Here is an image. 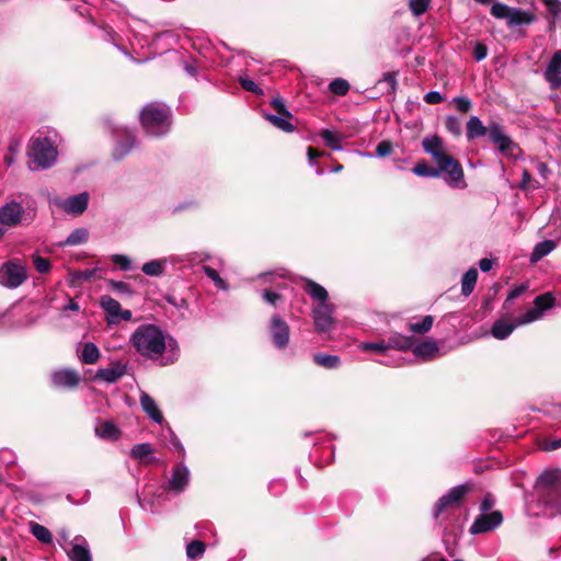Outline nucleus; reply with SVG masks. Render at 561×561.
<instances>
[{"label":"nucleus","mask_w":561,"mask_h":561,"mask_svg":"<svg viewBox=\"0 0 561 561\" xmlns=\"http://www.w3.org/2000/svg\"><path fill=\"white\" fill-rule=\"evenodd\" d=\"M527 507L534 515H561V468H546L537 477Z\"/></svg>","instance_id":"f257e3e1"},{"label":"nucleus","mask_w":561,"mask_h":561,"mask_svg":"<svg viewBox=\"0 0 561 561\" xmlns=\"http://www.w3.org/2000/svg\"><path fill=\"white\" fill-rule=\"evenodd\" d=\"M130 344L144 357L149 359H162V365H168L176 359V353L172 340H167L164 333L154 324L139 325L130 336Z\"/></svg>","instance_id":"f03ea898"},{"label":"nucleus","mask_w":561,"mask_h":561,"mask_svg":"<svg viewBox=\"0 0 561 561\" xmlns=\"http://www.w3.org/2000/svg\"><path fill=\"white\" fill-rule=\"evenodd\" d=\"M140 122L145 130L152 136H161L169 131L170 108L161 103H150L140 113Z\"/></svg>","instance_id":"7ed1b4c3"},{"label":"nucleus","mask_w":561,"mask_h":561,"mask_svg":"<svg viewBox=\"0 0 561 561\" xmlns=\"http://www.w3.org/2000/svg\"><path fill=\"white\" fill-rule=\"evenodd\" d=\"M57 149L47 137L33 138L28 151L30 169L50 168L57 159Z\"/></svg>","instance_id":"20e7f679"},{"label":"nucleus","mask_w":561,"mask_h":561,"mask_svg":"<svg viewBox=\"0 0 561 561\" xmlns=\"http://www.w3.org/2000/svg\"><path fill=\"white\" fill-rule=\"evenodd\" d=\"M468 492L465 484L453 486L447 493L442 495L432 508V517L439 524L442 518L450 514L453 511L459 508Z\"/></svg>","instance_id":"39448f33"},{"label":"nucleus","mask_w":561,"mask_h":561,"mask_svg":"<svg viewBox=\"0 0 561 561\" xmlns=\"http://www.w3.org/2000/svg\"><path fill=\"white\" fill-rule=\"evenodd\" d=\"M26 278V270L15 262H8L0 268V284L9 288L19 287Z\"/></svg>","instance_id":"423d86ee"},{"label":"nucleus","mask_w":561,"mask_h":561,"mask_svg":"<svg viewBox=\"0 0 561 561\" xmlns=\"http://www.w3.org/2000/svg\"><path fill=\"white\" fill-rule=\"evenodd\" d=\"M503 523V515L500 511H492L490 514H479L470 526L471 535L492 531Z\"/></svg>","instance_id":"0eeeda50"},{"label":"nucleus","mask_w":561,"mask_h":561,"mask_svg":"<svg viewBox=\"0 0 561 561\" xmlns=\"http://www.w3.org/2000/svg\"><path fill=\"white\" fill-rule=\"evenodd\" d=\"M190 479L191 473L188 468L184 463L179 462L172 469V474L167 482L165 490L179 495L184 492L190 483Z\"/></svg>","instance_id":"6e6552de"},{"label":"nucleus","mask_w":561,"mask_h":561,"mask_svg":"<svg viewBox=\"0 0 561 561\" xmlns=\"http://www.w3.org/2000/svg\"><path fill=\"white\" fill-rule=\"evenodd\" d=\"M437 163V170L442 173H445L448 178H446V181L450 184L455 185L462 181L463 179V171L460 165V163L454 159L451 156L443 154L440 158L436 160Z\"/></svg>","instance_id":"1a4fd4ad"},{"label":"nucleus","mask_w":561,"mask_h":561,"mask_svg":"<svg viewBox=\"0 0 561 561\" xmlns=\"http://www.w3.org/2000/svg\"><path fill=\"white\" fill-rule=\"evenodd\" d=\"M334 308L331 304H318L312 310L314 325L320 332H328L332 329Z\"/></svg>","instance_id":"9d476101"},{"label":"nucleus","mask_w":561,"mask_h":561,"mask_svg":"<svg viewBox=\"0 0 561 561\" xmlns=\"http://www.w3.org/2000/svg\"><path fill=\"white\" fill-rule=\"evenodd\" d=\"M289 327L288 324L277 314L271 319V336L275 347L282 350L285 348L289 343Z\"/></svg>","instance_id":"9b49d317"},{"label":"nucleus","mask_w":561,"mask_h":561,"mask_svg":"<svg viewBox=\"0 0 561 561\" xmlns=\"http://www.w3.org/2000/svg\"><path fill=\"white\" fill-rule=\"evenodd\" d=\"M90 196L87 192L70 196L66 199H58L56 204L67 214L81 215L88 207Z\"/></svg>","instance_id":"f8f14e48"},{"label":"nucleus","mask_w":561,"mask_h":561,"mask_svg":"<svg viewBox=\"0 0 561 561\" xmlns=\"http://www.w3.org/2000/svg\"><path fill=\"white\" fill-rule=\"evenodd\" d=\"M489 137L502 153L513 154L516 145L504 133L501 125L493 123L489 126Z\"/></svg>","instance_id":"ddd939ff"},{"label":"nucleus","mask_w":561,"mask_h":561,"mask_svg":"<svg viewBox=\"0 0 561 561\" xmlns=\"http://www.w3.org/2000/svg\"><path fill=\"white\" fill-rule=\"evenodd\" d=\"M66 553L70 561H92L91 551L87 539L78 535L70 542L69 549Z\"/></svg>","instance_id":"4468645a"},{"label":"nucleus","mask_w":561,"mask_h":561,"mask_svg":"<svg viewBox=\"0 0 561 561\" xmlns=\"http://www.w3.org/2000/svg\"><path fill=\"white\" fill-rule=\"evenodd\" d=\"M23 207L18 202H9L0 207V222L7 227H14L21 222Z\"/></svg>","instance_id":"2eb2a0df"},{"label":"nucleus","mask_w":561,"mask_h":561,"mask_svg":"<svg viewBox=\"0 0 561 561\" xmlns=\"http://www.w3.org/2000/svg\"><path fill=\"white\" fill-rule=\"evenodd\" d=\"M80 380L79 373L70 368L59 369L51 374L53 385L58 388H76Z\"/></svg>","instance_id":"dca6fc26"},{"label":"nucleus","mask_w":561,"mask_h":561,"mask_svg":"<svg viewBox=\"0 0 561 561\" xmlns=\"http://www.w3.org/2000/svg\"><path fill=\"white\" fill-rule=\"evenodd\" d=\"M545 79L552 89L561 87V49L557 50L550 59L545 70Z\"/></svg>","instance_id":"f3484780"},{"label":"nucleus","mask_w":561,"mask_h":561,"mask_svg":"<svg viewBox=\"0 0 561 561\" xmlns=\"http://www.w3.org/2000/svg\"><path fill=\"white\" fill-rule=\"evenodd\" d=\"M78 358L82 364L93 365L100 359L101 353L93 342L79 343L77 347Z\"/></svg>","instance_id":"a211bd4d"},{"label":"nucleus","mask_w":561,"mask_h":561,"mask_svg":"<svg viewBox=\"0 0 561 561\" xmlns=\"http://www.w3.org/2000/svg\"><path fill=\"white\" fill-rule=\"evenodd\" d=\"M438 343L434 340H426L413 346V354L422 360H432L438 356Z\"/></svg>","instance_id":"6ab92c4d"},{"label":"nucleus","mask_w":561,"mask_h":561,"mask_svg":"<svg viewBox=\"0 0 561 561\" xmlns=\"http://www.w3.org/2000/svg\"><path fill=\"white\" fill-rule=\"evenodd\" d=\"M126 374V367L119 363H113L110 367L100 368L95 374V379L113 383L119 380Z\"/></svg>","instance_id":"aec40b11"},{"label":"nucleus","mask_w":561,"mask_h":561,"mask_svg":"<svg viewBox=\"0 0 561 561\" xmlns=\"http://www.w3.org/2000/svg\"><path fill=\"white\" fill-rule=\"evenodd\" d=\"M139 401L142 411L148 415L149 419L158 424L163 422L162 412L160 411L152 397H150L147 392H141Z\"/></svg>","instance_id":"412c9836"},{"label":"nucleus","mask_w":561,"mask_h":561,"mask_svg":"<svg viewBox=\"0 0 561 561\" xmlns=\"http://www.w3.org/2000/svg\"><path fill=\"white\" fill-rule=\"evenodd\" d=\"M536 21V15L529 11L512 8L508 14V26H517L522 24H530Z\"/></svg>","instance_id":"4be33fe9"},{"label":"nucleus","mask_w":561,"mask_h":561,"mask_svg":"<svg viewBox=\"0 0 561 561\" xmlns=\"http://www.w3.org/2000/svg\"><path fill=\"white\" fill-rule=\"evenodd\" d=\"M515 319L512 322L497 320L492 327V335L497 340H504L517 328Z\"/></svg>","instance_id":"5701e85b"},{"label":"nucleus","mask_w":561,"mask_h":561,"mask_svg":"<svg viewBox=\"0 0 561 561\" xmlns=\"http://www.w3.org/2000/svg\"><path fill=\"white\" fill-rule=\"evenodd\" d=\"M489 131L478 116H471L467 122V138L469 140L485 136Z\"/></svg>","instance_id":"b1692460"},{"label":"nucleus","mask_w":561,"mask_h":561,"mask_svg":"<svg viewBox=\"0 0 561 561\" xmlns=\"http://www.w3.org/2000/svg\"><path fill=\"white\" fill-rule=\"evenodd\" d=\"M121 133H122V135L126 136V141L117 142V145L113 151L114 159H116V160L123 159L135 145L134 136L130 134V131H128L125 128H122Z\"/></svg>","instance_id":"393cba45"},{"label":"nucleus","mask_w":561,"mask_h":561,"mask_svg":"<svg viewBox=\"0 0 561 561\" xmlns=\"http://www.w3.org/2000/svg\"><path fill=\"white\" fill-rule=\"evenodd\" d=\"M422 145L424 151L431 154L435 161L444 154L442 139L437 136L424 138Z\"/></svg>","instance_id":"a878e982"},{"label":"nucleus","mask_w":561,"mask_h":561,"mask_svg":"<svg viewBox=\"0 0 561 561\" xmlns=\"http://www.w3.org/2000/svg\"><path fill=\"white\" fill-rule=\"evenodd\" d=\"M95 434L105 439L115 440L119 437L118 427L112 422H101L95 426Z\"/></svg>","instance_id":"bb28decb"},{"label":"nucleus","mask_w":561,"mask_h":561,"mask_svg":"<svg viewBox=\"0 0 561 561\" xmlns=\"http://www.w3.org/2000/svg\"><path fill=\"white\" fill-rule=\"evenodd\" d=\"M305 289L310 295V297L319 301V304H328V291L323 286L313 282L312 279H307Z\"/></svg>","instance_id":"cd10ccee"},{"label":"nucleus","mask_w":561,"mask_h":561,"mask_svg":"<svg viewBox=\"0 0 561 561\" xmlns=\"http://www.w3.org/2000/svg\"><path fill=\"white\" fill-rule=\"evenodd\" d=\"M478 279V271L474 267L469 268L461 279V293L463 296H469L476 286Z\"/></svg>","instance_id":"c85d7f7f"},{"label":"nucleus","mask_w":561,"mask_h":561,"mask_svg":"<svg viewBox=\"0 0 561 561\" xmlns=\"http://www.w3.org/2000/svg\"><path fill=\"white\" fill-rule=\"evenodd\" d=\"M556 244L551 240H545L539 243H537L531 252L530 261L531 262H538L543 256L548 255L553 249Z\"/></svg>","instance_id":"c756f323"},{"label":"nucleus","mask_w":561,"mask_h":561,"mask_svg":"<svg viewBox=\"0 0 561 561\" xmlns=\"http://www.w3.org/2000/svg\"><path fill=\"white\" fill-rule=\"evenodd\" d=\"M556 305V299L552 293H545L542 295L537 296L534 299V308L539 310V312L543 316L546 310L553 308Z\"/></svg>","instance_id":"7c9ffc66"},{"label":"nucleus","mask_w":561,"mask_h":561,"mask_svg":"<svg viewBox=\"0 0 561 561\" xmlns=\"http://www.w3.org/2000/svg\"><path fill=\"white\" fill-rule=\"evenodd\" d=\"M388 350L394 348L400 351L410 350L413 346V339L401 334L391 336L387 343Z\"/></svg>","instance_id":"2f4dec72"},{"label":"nucleus","mask_w":561,"mask_h":561,"mask_svg":"<svg viewBox=\"0 0 561 561\" xmlns=\"http://www.w3.org/2000/svg\"><path fill=\"white\" fill-rule=\"evenodd\" d=\"M101 307L112 318H117L121 312V304L111 296H102L100 300Z\"/></svg>","instance_id":"473e14b6"},{"label":"nucleus","mask_w":561,"mask_h":561,"mask_svg":"<svg viewBox=\"0 0 561 561\" xmlns=\"http://www.w3.org/2000/svg\"><path fill=\"white\" fill-rule=\"evenodd\" d=\"M89 232L85 228L75 229L67 239L61 243L62 245H79L88 241Z\"/></svg>","instance_id":"72a5a7b5"},{"label":"nucleus","mask_w":561,"mask_h":561,"mask_svg":"<svg viewBox=\"0 0 561 561\" xmlns=\"http://www.w3.org/2000/svg\"><path fill=\"white\" fill-rule=\"evenodd\" d=\"M265 118L275 127H277L278 129L283 130V131H286V133H291L294 131L295 127L294 125L289 122L290 118H287L286 116L284 115H274V114H267L265 116Z\"/></svg>","instance_id":"f704fd0d"},{"label":"nucleus","mask_w":561,"mask_h":561,"mask_svg":"<svg viewBox=\"0 0 561 561\" xmlns=\"http://www.w3.org/2000/svg\"><path fill=\"white\" fill-rule=\"evenodd\" d=\"M320 136L324 142L333 150H342V136L339 133L330 129H323L321 130Z\"/></svg>","instance_id":"c9c22d12"},{"label":"nucleus","mask_w":561,"mask_h":561,"mask_svg":"<svg viewBox=\"0 0 561 561\" xmlns=\"http://www.w3.org/2000/svg\"><path fill=\"white\" fill-rule=\"evenodd\" d=\"M313 360L317 365L332 369L336 368L340 365V357L335 355H329L323 353H318L313 356Z\"/></svg>","instance_id":"e433bc0d"},{"label":"nucleus","mask_w":561,"mask_h":561,"mask_svg":"<svg viewBox=\"0 0 561 561\" xmlns=\"http://www.w3.org/2000/svg\"><path fill=\"white\" fill-rule=\"evenodd\" d=\"M165 261L152 260L142 265L141 271L148 276H160L164 271Z\"/></svg>","instance_id":"4c0bfd02"},{"label":"nucleus","mask_w":561,"mask_h":561,"mask_svg":"<svg viewBox=\"0 0 561 561\" xmlns=\"http://www.w3.org/2000/svg\"><path fill=\"white\" fill-rule=\"evenodd\" d=\"M31 533L42 543H50L53 541V535L49 529L41 524H33Z\"/></svg>","instance_id":"58836bf2"},{"label":"nucleus","mask_w":561,"mask_h":561,"mask_svg":"<svg viewBox=\"0 0 561 561\" xmlns=\"http://www.w3.org/2000/svg\"><path fill=\"white\" fill-rule=\"evenodd\" d=\"M412 171L415 175L423 178L440 176V171L437 168L430 167L426 162L416 163Z\"/></svg>","instance_id":"ea45409f"},{"label":"nucleus","mask_w":561,"mask_h":561,"mask_svg":"<svg viewBox=\"0 0 561 561\" xmlns=\"http://www.w3.org/2000/svg\"><path fill=\"white\" fill-rule=\"evenodd\" d=\"M434 323L432 316H425L421 322L409 323V330L413 333L424 334L427 333Z\"/></svg>","instance_id":"a19ab883"},{"label":"nucleus","mask_w":561,"mask_h":561,"mask_svg":"<svg viewBox=\"0 0 561 561\" xmlns=\"http://www.w3.org/2000/svg\"><path fill=\"white\" fill-rule=\"evenodd\" d=\"M542 318V314L537 310L536 308L527 310L525 313L520 314L519 317L515 318L516 324L518 327L525 325L531 322H535Z\"/></svg>","instance_id":"79ce46f5"},{"label":"nucleus","mask_w":561,"mask_h":561,"mask_svg":"<svg viewBox=\"0 0 561 561\" xmlns=\"http://www.w3.org/2000/svg\"><path fill=\"white\" fill-rule=\"evenodd\" d=\"M205 543L201 540H193L186 546V556L188 559H196L204 554Z\"/></svg>","instance_id":"37998d69"},{"label":"nucleus","mask_w":561,"mask_h":561,"mask_svg":"<svg viewBox=\"0 0 561 561\" xmlns=\"http://www.w3.org/2000/svg\"><path fill=\"white\" fill-rule=\"evenodd\" d=\"M432 0H410L409 7L415 16L424 14L430 8Z\"/></svg>","instance_id":"c03bdc74"},{"label":"nucleus","mask_w":561,"mask_h":561,"mask_svg":"<svg viewBox=\"0 0 561 561\" xmlns=\"http://www.w3.org/2000/svg\"><path fill=\"white\" fill-rule=\"evenodd\" d=\"M350 90V84L346 80L337 78L330 83V91L336 95H345Z\"/></svg>","instance_id":"a18cd8bd"},{"label":"nucleus","mask_w":561,"mask_h":561,"mask_svg":"<svg viewBox=\"0 0 561 561\" xmlns=\"http://www.w3.org/2000/svg\"><path fill=\"white\" fill-rule=\"evenodd\" d=\"M511 9L504 3L495 2L491 8V14L496 19H505L507 21Z\"/></svg>","instance_id":"49530a36"},{"label":"nucleus","mask_w":561,"mask_h":561,"mask_svg":"<svg viewBox=\"0 0 561 561\" xmlns=\"http://www.w3.org/2000/svg\"><path fill=\"white\" fill-rule=\"evenodd\" d=\"M205 274L215 283V285L220 289H227L226 282L219 276V273L210 267V266H204L203 267Z\"/></svg>","instance_id":"de8ad7c7"},{"label":"nucleus","mask_w":561,"mask_h":561,"mask_svg":"<svg viewBox=\"0 0 561 561\" xmlns=\"http://www.w3.org/2000/svg\"><path fill=\"white\" fill-rule=\"evenodd\" d=\"M445 126L450 134L455 136L461 135V122L458 117L447 116Z\"/></svg>","instance_id":"09e8293b"},{"label":"nucleus","mask_w":561,"mask_h":561,"mask_svg":"<svg viewBox=\"0 0 561 561\" xmlns=\"http://www.w3.org/2000/svg\"><path fill=\"white\" fill-rule=\"evenodd\" d=\"M111 261L118 265L122 271H129L131 268V261L127 255L124 254H113L111 256Z\"/></svg>","instance_id":"8fccbe9b"},{"label":"nucleus","mask_w":561,"mask_h":561,"mask_svg":"<svg viewBox=\"0 0 561 561\" xmlns=\"http://www.w3.org/2000/svg\"><path fill=\"white\" fill-rule=\"evenodd\" d=\"M542 3L548 9L549 13L552 15L553 20H557L561 16V2L560 0H542Z\"/></svg>","instance_id":"3c124183"},{"label":"nucleus","mask_w":561,"mask_h":561,"mask_svg":"<svg viewBox=\"0 0 561 561\" xmlns=\"http://www.w3.org/2000/svg\"><path fill=\"white\" fill-rule=\"evenodd\" d=\"M453 103L455 104L457 111L461 113H467L472 107V103L467 96H456L454 98Z\"/></svg>","instance_id":"603ef678"},{"label":"nucleus","mask_w":561,"mask_h":561,"mask_svg":"<svg viewBox=\"0 0 561 561\" xmlns=\"http://www.w3.org/2000/svg\"><path fill=\"white\" fill-rule=\"evenodd\" d=\"M33 263L38 273H47L50 270V262L46 257L34 255Z\"/></svg>","instance_id":"864d4df0"},{"label":"nucleus","mask_w":561,"mask_h":561,"mask_svg":"<svg viewBox=\"0 0 561 561\" xmlns=\"http://www.w3.org/2000/svg\"><path fill=\"white\" fill-rule=\"evenodd\" d=\"M152 453H153V448L150 444H138L133 448L130 456H135V457L149 456Z\"/></svg>","instance_id":"5fc2aeb1"},{"label":"nucleus","mask_w":561,"mask_h":561,"mask_svg":"<svg viewBox=\"0 0 561 561\" xmlns=\"http://www.w3.org/2000/svg\"><path fill=\"white\" fill-rule=\"evenodd\" d=\"M240 84L241 87L247 90V91H250V92H253V93H256V94H263V91L261 88H259V85L251 79L249 78H240Z\"/></svg>","instance_id":"6e6d98bb"},{"label":"nucleus","mask_w":561,"mask_h":561,"mask_svg":"<svg viewBox=\"0 0 561 561\" xmlns=\"http://www.w3.org/2000/svg\"><path fill=\"white\" fill-rule=\"evenodd\" d=\"M363 351H373L377 353H385L388 350L387 343L378 342V343H363L360 345Z\"/></svg>","instance_id":"4d7b16f0"},{"label":"nucleus","mask_w":561,"mask_h":561,"mask_svg":"<svg viewBox=\"0 0 561 561\" xmlns=\"http://www.w3.org/2000/svg\"><path fill=\"white\" fill-rule=\"evenodd\" d=\"M527 289H528V285L526 283L515 286L514 288H512L510 290L507 298H506V302L514 301L516 298H518L520 295H523Z\"/></svg>","instance_id":"13d9d810"},{"label":"nucleus","mask_w":561,"mask_h":561,"mask_svg":"<svg viewBox=\"0 0 561 561\" xmlns=\"http://www.w3.org/2000/svg\"><path fill=\"white\" fill-rule=\"evenodd\" d=\"M272 106L277 111L279 115H284L287 118H291V114L287 111L283 100L280 98H275L272 100Z\"/></svg>","instance_id":"bf43d9fd"},{"label":"nucleus","mask_w":561,"mask_h":561,"mask_svg":"<svg viewBox=\"0 0 561 561\" xmlns=\"http://www.w3.org/2000/svg\"><path fill=\"white\" fill-rule=\"evenodd\" d=\"M392 152V145L389 141H381L376 147V154L378 157H387Z\"/></svg>","instance_id":"052dcab7"},{"label":"nucleus","mask_w":561,"mask_h":561,"mask_svg":"<svg viewBox=\"0 0 561 561\" xmlns=\"http://www.w3.org/2000/svg\"><path fill=\"white\" fill-rule=\"evenodd\" d=\"M488 55V48L482 43H476L473 48V57L477 61L483 60Z\"/></svg>","instance_id":"680f3d73"},{"label":"nucleus","mask_w":561,"mask_h":561,"mask_svg":"<svg viewBox=\"0 0 561 561\" xmlns=\"http://www.w3.org/2000/svg\"><path fill=\"white\" fill-rule=\"evenodd\" d=\"M110 286L115 291L131 294L130 286L125 282L111 280Z\"/></svg>","instance_id":"e2e57ef3"},{"label":"nucleus","mask_w":561,"mask_h":561,"mask_svg":"<svg viewBox=\"0 0 561 561\" xmlns=\"http://www.w3.org/2000/svg\"><path fill=\"white\" fill-rule=\"evenodd\" d=\"M444 98L438 91H430L425 94L424 101L427 104H438L443 102Z\"/></svg>","instance_id":"0e129e2a"},{"label":"nucleus","mask_w":561,"mask_h":561,"mask_svg":"<svg viewBox=\"0 0 561 561\" xmlns=\"http://www.w3.org/2000/svg\"><path fill=\"white\" fill-rule=\"evenodd\" d=\"M561 447V439L545 440L541 443L542 451H552Z\"/></svg>","instance_id":"69168bd1"},{"label":"nucleus","mask_w":561,"mask_h":561,"mask_svg":"<svg viewBox=\"0 0 561 561\" xmlns=\"http://www.w3.org/2000/svg\"><path fill=\"white\" fill-rule=\"evenodd\" d=\"M263 298L267 304L275 306L277 301L280 299V296L275 291L266 289L263 293Z\"/></svg>","instance_id":"338daca9"},{"label":"nucleus","mask_w":561,"mask_h":561,"mask_svg":"<svg viewBox=\"0 0 561 561\" xmlns=\"http://www.w3.org/2000/svg\"><path fill=\"white\" fill-rule=\"evenodd\" d=\"M493 500L491 499V496L486 495L482 502L480 503V514H490L491 513V508L493 507Z\"/></svg>","instance_id":"774afa93"}]
</instances>
